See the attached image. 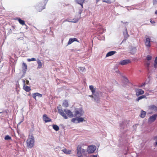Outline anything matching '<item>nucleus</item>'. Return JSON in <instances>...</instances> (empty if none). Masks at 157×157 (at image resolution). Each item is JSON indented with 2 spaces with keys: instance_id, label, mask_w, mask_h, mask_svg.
<instances>
[{
  "instance_id": "obj_1",
  "label": "nucleus",
  "mask_w": 157,
  "mask_h": 157,
  "mask_svg": "<svg viewBox=\"0 0 157 157\" xmlns=\"http://www.w3.org/2000/svg\"><path fill=\"white\" fill-rule=\"evenodd\" d=\"M57 108L58 110L59 113L65 119H67L68 118V117L66 116V114L70 118H72L74 117V115L72 112L70 110H67V109H64L63 110L61 109H59L58 107Z\"/></svg>"
},
{
  "instance_id": "obj_2",
  "label": "nucleus",
  "mask_w": 157,
  "mask_h": 157,
  "mask_svg": "<svg viewBox=\"0 0 157 157\" xmlns=\"http://www.w3.org/2000/svg\"><path fill=\"white\" fill-rule=\"evenodd\" d=\"M27 146L30 148L32 147L34 144V138L32 135H29L26 141Z\"/></svg>"
},
{
  "instance_id": "obj_3",
  "label": "nucleus",
  "mask_w": 157,
  "mask_h": 157,
  "mask_svg": "<svg viewBox=\"0 0 157 157\" xmlns=\"http://www.w3.org/2000/svg\"><path fill=\"white\" fill-rule=\"evenodd\" d=\"M84 112L82 109L76 108L75 109L74 117H79L82 116Z\"/></svg>"
},
{
  "instance_id": "obj_4",
  "label": "nucleus",
  "mask_w": 157,
  "mask_h": 157,
  "mask_svg": "<svg viewBox=\"0 0 157 157\" xmlns=\"http://www.w3.org/2000/svg\"><path fill=\"white\" fill-rule=\"evenodd\" d=\"M86 150L81 148L80 146H78L77 148V154L78 157H83L82 154L85 155Z\"/></svg>"
},
{
  "instance_id": "obj_5",
  "label": "nucleus",
  "mask_w": 157,
  "mask_h": 157,
  "mask_svg": "<svg viewBox=\"0 0 157 157\" xmlns=\"http://www.w3.org/2000/svg\"><path fill=\"white\" fill-rule=\"evenodd\" d=\"M96 149V147L93 145L88 146L87 148V152L89 153H93Z\"/></svg>"
},
{
  "instance_id": "obj_6",
  "label": "nucleus",
  "mask_w": 157,
  "mask_h": 157,
  "mask_svg": "<svg viewBox=\"0 0 157 157\" xmlns=\"http://www.w3.org/2000/svg\"><path fill=\"white\" fill-rule=\"evenodd\" d=\"M135 91L136 93V95L137 96H138L140 95L143 94L144 93V90L141 89L136 88L135 89Z\"/></svg>"
},
{
  "instance_id": "obj_7",
  "label": "nucleus",
  "mask_w": 157,
  "mask_h": 157,
  "mask_svg": "<svg viewBox=\"0 0 157 157\" xmlns=\"http://www.w3.org/2000/svg\"><path fill=\"white\" fill-rule=\"evenodd\" d=\"M157 117V114H155L153 115L152 116L149 117L148 120V122H153L156 119Z\"/></svg>"
},
{
  "instance_id": "obj_8",
  "label": "nucleus",
  "mask_w": 157,
  "mask_h": 157,
  "mask_svg": "<svg viewBox=\"0 0 157 157\" xmlns=\"http://www.w3.org/2000/svg\"><path fill=\"white\" fill-rule=\"evenodd\" d=\"M43 119L45 122H50L52 121L51 119L48 117L46 114H44L43 117Z\"/></svg>"
},
{
  "instance_id": "obj_9",
  "label": "nucleus",
  "mask_w": 157,
  "mask_h": 157,
  "mask_svg": "<svg viewBox=\"0 0 157 157\" xmlns=\"http://www.w3.org/2000/svg\"><path fill=\"white\" fill-rule=\"evenodd\" d=\"M150 40L149 38H146L145 41V44L146 46L147 47H150L151 46Z\"/></svg>"
},
{
  "instance_id": "obj_10",
  "label": "nucleus",
  "mask_w": 157,
  "mask_h": 157,
  "mask_svg": "<svg viewBox=\"0 0 157 157\" xmlns=\"http://www.w3.org/2000/svg\"><path fill=\"white\" fill-rule=\"evenodd\" d=\"M130 63V61L129 59H125L120 61L119 63L121 65H126Z\"/></svg>"
},
{
  "instance_id": "obj_11",
  "label": "nucleus",
  "mask_w": 157,
  "mask_h": 157,
  "mask_svg": "<svg viewBox=\"0 0 157 157\" xmlns=\"http://www.w3.org/2000/svg\"><path fill=\"white\" fill-rule=\"evenodd\" d=\"M130 53L132 54H134L136 52V47H131L130 48Z\"/></svg>"
},
{
  "instance_id": "obj_12",
  "label": "nucleus",
  "mask_w": 157,
  "mask_h": 157,
  "mask_svg": "<svg viewBox=\"0 0 157 157\" xmlns=\"http://www.w3.org/2000/svg\"><path fill=\"white\" fill-rule=\"evenodd\" d=\"M123 78L124 79L123 81V86H124L129 83V82L128 79L126 77L124 76Z\"/></svg>"
},
{
  "instance_id": "obj_13",
  "label": "nucleus",
  "mask_w": 157,
  "mask_h": 157,
  "mask_svg": "<svg viewBox=\"0 0 157 157\" xmlns=\"http://www.w3.org/2000/svg\"><path fill=\"white\" fill-rule=\"evenodd\" d=\"M149 109L150 110L155 111H157V106L154 105H151L149 106Z\"/></svg>"
},
{
  "instance_id": "obj_14",
  "label": "nucleus",
  "mask_w": 157,
  "mask_h": 157,
  "mask_svg": "<svg viewBox=\"0 0 157 157\" xmlns=\"http://www.w3.org/2000/svg\"><path fill=\"white\" fill-rule=\"evenodd\" d=\"M32 96L34 99L36 100V96H38L40 97H41L42 96V95L39 93H36L32 94Z\"/></svg>"
},
{
  "instance_id": "obj_15",
  "label": "nucleus",
  "mask_w": 157,
  "mask_h": 157,
  "mask_svg": "<svg viewBox=\"0 0 157 157\" xmlns=\"http://www.w3.org/2000/svg\"><path fill=\"white\" fill-rule=\"evenodd\" d=\"M94 94V97H99L101 96H102V92H95V93L94 94Z\"/></svg>"
},
{
  "instance_id": "obj_16",
  "label": "nucleus",
  "mask_w": 157,
  "mask_h": 157,
  "mask_svg": "<svg viewBox=\"0 0 157 157\" xmlns=\"http://www.w3.org/2000/svg\"><path fill=\"white\" fill-rule=\"evenodd\" d=\"M22 66V71L23 73H25L27 70V66L25 63H23Z\"/></svg>"
},
{
  "instance_id": "obj_17",
  "label": "nucleus",
  "mask_w": 157,
  "mask_h": 157,
  "mask_svg": "<svg viewBox=\"0 0 157 157\" xmlns=\"http://www.w3.org/2000/svg\"><path fill=\"white\" fill-rule=\"evenodd\" d=\"M116 53V52L115 51H111L109 52L106 54V56L107 57L111 56Z\"/></svg>"
},
{
  "instance_id": "obj_18",
  "label": "nucleus",
  "mask_w": 157,
  "mask_h": 157,
  "mask_svg": "<svg viewBox=\"0 0 157 157\" xmlns=\"http://www.w3.org/2000/svg\"><path fill=\"white\" fill-rule=\"evenodd\" d=\"M85 0H75L76 2L78 4H80L82 8H83V4Z\"/></svg>"
},
{
  "instance_id": "obj_19",
  "label": "nucleus",
  "mask_w": 157,
  "mask_h": 157,
  "mask_svg": "<svg viewBox=\"0 0 157 157\" xmlns=\"http://www.w3.org/2000/svg\"><path fill=\"white\" fill-rule=\"evenodd\" d=\"M90 90L91 91L92 94H94L95 92L96 89L94 88V86L92 85L89 86Z\"/></svg>"
},
{
  "instance_id": "obj_20",
  "label": "nucleus",
  "mask_w": 157,
  "mask_h": 157,
  "mask_svg": "<svg viewBox=\"0 0 157 157\" xmlns=\"http://www.w3.org/2000/svg\"><path fill=\"white\" fill-rule=\"evenodd\" d=\"M62 151L65 154H70L71 152V151L70 150H68L66 148H64L62 150Z\"/></svg>"
},
{
  "instance_id": "obj_21",
  "label": "nucleus",
  "mask_w": 157,
  "mask_h": 157,
  "mask_svg": "<svg viewBox=\"0 0 157 157\" xmlns=\"http://www.w3.org/2000/svg\"><path fill=\"white\" fill-rule=\"evenodd\" d=\"M37 63L38 64L37 69H40L42 67V63L39 59H38L37 60Z\"/></svg>"
},
{
  "instance_id": "obj_22",
  "label": "nucleus",
  "mask_w": 157,
  "mask_h": 157,
  "mask_svg": "<svg viewBox=\"0 0 157 157\" xmlns=\"http://www.w3.org/2000/svg\"><path fill=\"white\" fill-rule=\"evenodd\" d=\"M23 89L26 92H29L31 90L30 88L28 86H25L24 85L23 86Z\"/></svg>"
},
{
  "instance_id": "obj_23",
  "label": "nucleus",
  "mask_w": 157,
  "mask_h": 157,
  "mask_svg": "<svg viewBox=\"0 0 157 157\" xmlns=\"http://www.w3.org/2000/svg\"><path fill=\"white\" fill-rule=\"evenodd\" d=\"M146 98V96L145 95H143L137 98L136 99V101H138L140 100H141L143 98Z\"/></svg>"
},
{
  "instance_id": "obj_24",
  "label": "nucleus",
  "mask_w": 157,
  "mask_h": 157,
  "mask_svg": "<svg viewBox=\"0 0 157 157\" xmlns=\"http://www.w3.org/2000/svg\"><path fill=\"white\" fill-rule=\"evenodd\" d=\"M68 105V101L67 100H65L63 104V106L65 107H67Z\"/></svg>"
},
{
  "instance_id": "obj_25",
  "label": "nucleus",
  "mask_w": 157,
  "mask_h": 157,
  "mask_svg": "<svg viewBox=\"0 0 157 157\" xmlns=\"http://www.w3.org/2000/svg\"><path fill=\"white\" fill-rule=\"evenodd\" d=\"M146 114V112L142 110L141 113L140 117L142 118H144L145 117Z\"/></svg>"
},
{
  "instance_id": "obj_26",
  "label": "nucleus",
  "mask_w": 157,
  "mask_h": 157,
  "mask_svg": "<svg viewBox=\"0 0 157 157\" xmlns=\"http://www.w3.org/2000/svg\"><path fill=\"white\" fill-rule=\"evenodd\" d=\"M53 128L56 131H58L59 130V128L58 126L56 125H52Z\"/></svg>"
},
{
  "instance_id": "obj_27",
  "label": "nucleus",
  "mask_w": 157,
  "mask_h": 157,
  "mask_svg": "<svg viewBox=\"0 0 157 157\" xmlns=\"http://www.w3.org/2000/svg\"><path fill=\"white\" fill-rule=\"evenodd\" d=\"M94 100L95 102L97 103H98L100 100V98L98 97H94Z\"/></svg>"
},
{
  "instance_id": "obj_28",
  "label": "nucleus",
  "mask_w": 157,
  "mask_h": 157,
  "mask_svg": "<svg viewBox=\"0 0 157 157\" xmlns=\"http://www.w3.org/2000/svg\"><path fill=\"white\" fill-rule=\"evenodd\" d=\"M18 21L19 23L21 25H25V22L24 21L22 20L20 18H19L18 19Z\"/></svg>"
},
{
  "instance_id": "obj_29",
  "label": "nucleus",
  "mask_w": 157,
  "mask_h": 157,
  "mask_svg": "<svg viewBox=\"0 0 157 157\" xmlns=\"http://www.w3.org/2000/svg\"><path fill=\"white\" fill-rule=\"evenodd\" d=\"M77 121H78V123L82 122L84 121V118L82 117H79L77 118Z\"/></svg>"
},
{
  "instance_id": "obj_30",
  "label": "nucleus",
  "mask_w": 157,
  "mask_h": 157,
  "mask_svg": "<svg viewBox=\"0 0 157 157\" xmlns=\"http://www.w3.org/2000/svg\"><path fill=\"white\" fill-rule=\"evenodd\" d=\"M5 139L6 140H11V138L9 135H6L5 137Z\"/></svg>"
},
{
  "instance_id": "obj_31",
  "label": "nucleus",
  "mask_w": 157,
  "mask_h": 157,
  "mask_svg": "<svg viewBox=\"0 0 157 157\" xmlns=\"http://www.w3.org/2000/svg\"><path fill=\"white\" fill-rule=\"evenodd\" d=\"M104 2H105L108 3L110 4L111 3V0H102Z\"/></svg>"
},
{
  "instance_id": "obj_32",
  "label": "nucleus",
  "mask_w": 157,
  "mask_h": 157,
  "mask_svg": "<svg viewBox=\"0 0 157 157\" xmlns=\"http://www.w3.org/2000/svg\"><path fill=\"white\" fill-rule=\"evenodd\" d=\"M73 42V40L72 39V38H70L69 39V40L68 41V42L67 43V45H70L71 44V43H72Z\"/></svg>"
},
{
  "instance_id": "obj_33",
  "label": "nucleus",
  "mask_w": 157,
  "mask_h": 157,
  "mask_svg": "<svg viewBox=\"0 0 157 157\" xmlns=\"http://www.w3.org/2000/svg\"><path fill=\"white\" fill-rule=\"evenodd\" d=\"M36 59L34 58H33L31 59H27V61L29 62H30L33 61H36Z\"/></svg>"
},
{
  "instance_id": "obj_34",
  "label": "nucleus",
  "mask_w": 157,
  "mask_h": 157,
  "mask_svg": "<svg viewBox=\"0 0 157 157\" xmlns=\"http://www.w3.org/2000/svg\"><path fill=\"white\" fill-rule=\"evenodd\" d=\"M151 56L149 55L147 56V59L148 60H150L151 59Z\"/></svg>"
},
{
  "instance_id": "obj_35",
  "label": "nucleus",
  "mask_w": 157,
  "mask_h": 157,
  "mask_svg": "<svg viewBox=\"0 0 157 157\" xmlns=\"http://www.w3.org/2000/svg\"><path fill=\"white\" fill-rule=\"evenodd\" d=\"M80 17L79 16V18L77 19H76L75 21H71V22L75 23H76L80 19Z\"/></svg>"
},
{
  "instance_id": "obj_36",
  "label": "nucleus",
  "mask_w": 157,
  "mask_h": 157,
  "mask_svg": "<svg viewBox=\"0 0 157 157\" xmlns=\"http://www.w3.org/2000/svg\"><path fill=\"white\" fill-rule=\"evenodd\" d=\"M79 70L83 72L85 70V68L83 67H81L79 68Z\"/></svg>"
},
{
  "instance_id": "obj_37",
  "label": "nucleus",
  "mask_w": 157,
  "mask_h": 157,
  "mask_svg": "<svg viewBox=\"0 0 157 157\" xmlns=\"http://www.w3.org/2000/svg\"><path fill=\"white\" fill-rule=\"evenodd\" d=\"M81 9H80L79 10V11H78V13H79L80 15V14H81V13L82 12V8H82L81 7Z\"/></svg>"
},
{
  "instance_id": "obj_38",
  "label": "nucleus",
  "mask_w": 157,
  "mask_h": 157,
  "mask_svg": "<svg viewBox=\"0 0 157 157\" xmlns=\"http://www.w3.org/2000/svg\"><path fill=\"white\" fill-rule=\"evenodd\" d=\"M72 39L73 42H74V41H78V39L77 38H72Z\"/></svg>"
},
{
  "instance_id": "obj_39",
  "label": "nucleus",
  "mask_w": 157,
  "mask_h": 157,
  "mask_svg": "<svg viewBox=\"0 0 157 157\" xmlns=\"http://www.w3.org/2000/svg\"><path fill=\"white\" fill-rule=\"evenodd\" d=\"M77 120V118H73L72 119L71 121L72 122H75V121Z\"/></svg>"
},
{
  "instance_id": "obj_40",
  "label": "nucleus",
  "mask_w": 157,
  "mask_h": 157,
  "mask_svg": "<svg viewBox=\"0 0 157 157\" xmlns=\"http://www.w3.org/2000/svg\"><path fill=\"white\" fill-rule=\"evenodd\" d=\"M153 4H157V0H153Z\"/></svg>"
},
{
  "instance_id": "obj_41",
  "label": "nucleus",
  "mask_w": 157,
  "mask_h": 157,
  "mask_svg": "<svg viewBox=\"0 0 157 157\" xmlns=\"http://www.w3.org/2000/svg\"><path fill=\"white\" fill-rule=\"evenodd\" d=\"M145 84H146V83H145H145H143L142 85H141L140 86V87H143V86H144L145 85Z\"/></svg>"
},
{
  "instance_id": "obj_42",
  "label": "nucleus",
  "mask_w": 157,
  "mask_h": 157,
  "mask_svg": "<svg viewBox=\"0 0 157 157\" xmlns=\"http://www.w3.org/2000/svg\"><path fill=\"white\" fill-rule=\"evenodd\" d=\"M153 139L154 140H157V135L153 137Z\"/></svg>"
},
{
  "instance_id": "obj_43",
  "label": "nucleus",
  "mask_w": 157,
  "mask_h": 157,
  "mask_svg": "<svg viewBox=\"0 0 157 157\" xmlns=\"http://www.w3.org/2000/svg\"><path fill=\"white\" fill-rule=\"evenodd\" d=\"M23 121V119H22V120L17 125H20L21 123Z\"/></svg>"
},
{
  "instance_id": "obj_44",
  "label": "nucleus",
  "mask_w": 157,
  "mask_h": 157,
  "mask_svg": "<svg viewBox=\"0 0 157 157\" xmlns=\"http://www.w3.org/2000/svg\"><path fill=\"white\" fill-rule=\"evenodd\" d=\"M154 67L155 68H157V64L156 63H155L154 64Z\"/></svg>"
},
{
  "instance_id": "obj_45",
  "label": "nucleus",
  "mask_w": 157,
  "mask_h": 157,
  "mask_svg": "<svg viewBox=\"0 0 157 157\" xmlns=\"http://www.w3.org/2000/svg\"><path fill=\"white\" fill-rule=\"evenodd\" d=\"M155 63L157 64V57H156V58H155Z\"/></svg>"
},
{
  "instance_id": "obj_46",
  "label": "nucleus",
  "mask_w": 157,
  "mask_h": 157,
  "mask_svg": "<svg viewBox=\"0 0 157 157\" xmlns=\"http://www.w3.org/2000/svg\"><path fill=\"white\" fill-rule=\"evenodd\" d=\"M26 84H28V85L29 84V82L28 80H26Z\"/></svg>"
},
{
  "instance_id": "obj_47",
  "label": "nucleus",
  "mask_w": 157,
  "mask_h": 157,
  "mask_svg": "<svg viewBox=\"0 0 157 157\" xmlns=\"http://www.w3.org/2000/svg\"><path fill=\"white\" fill-rule=\"evenodd\" d=\"M60 147H56V148H55V150L56 151H57V150H56V149H59V148H60Z\"/></svg>"
},
{
  "instance_id": "obj_48",
  "label": "nucleus",
  "mask_w": 157,
  "mask_h": 157,
  "mask_svg": "<svg viewBox=\"0 0 157 157\" xmlns=\"http://www.w3.org/2000/svg\"><path fill=\"white\" fill-rule=\"evenodd\" d=\"M125 30L126 31V34H127V37H128L129 36L127 33V30L126 27L125 28Z\"/></svg>"
},
{
  "instance_id": "obj_49",
  "label": "nucleus",
  "mask_w": 157,
  "mask_h": 157,
  "mask_svg": "<svg viewBox=\"0 0 157 157\" xmlns=\"http://www.w3.org/2000/svg\"><path fill=\"white\" fill-rule=\"evenodd\" d=\"M150 22L151 23H155V22L154 21H153L152 20H151L150 21Z\"/></svg>"
},
{
  "instance_id": "obj_50",
  "label": "nucleus",
  "mask_w": 157,
  "mask_h": 157,
  "mask_svg": "<svg viewBox=\"0 0 157 157\" xmlns=\"http://www.w3.org/2000/svg\"><path fill=\"white\" fill-rule=\"evenodd\" d=\"M89 97H92V98H94V96H93V95H90L89 96Z\"/></svg>"
},
{
  "instance_id": "obj_51",
  "label": "nucleus",
  "mask_w": 157,
  "mask_h": 157,
  "mask_svg": "<svg viewBox=\"0 0 157 157\" xmlns=\"http://www.w3.org/2000/svg\"><path fill=\"white\" fill-rule=\"evenodd\" d=\"M23 82L24 84H25V80H23Z\"/></svg>"
},
{
  "instance_id": "obj_52",
  "label": "nucleus",
  "mask_w": 157,
  "mask_h": 157,
  "mask_svg": "<svg viewBox=\"0 0 157 157\" xmlns=\"http://www.w3.org/2000/svg\"><path fill=\"white\" fill-rule=\"evenodd\" d=\"M155 14H157V10L155 11Z\"/></svg>"
},
{
  "instance_id": "obj_53",
  "label": "nucleus",
  "mask_w": 157,
  "mask_h": 157,
  "mask_svg": "<svg viewBox=\"0 0 157 157\" xmlns=\"http://www.w3.org/2000/svg\"><path fill=\"white\" fill-rule=\"evenodd\" d=\"M121 22H122V23H125H125H128V22H126L125 23H123V21H121Z\"/></svg>"
},
{
  "instance_id": "obj_54",
  "label": "nucleus",
  "mask_w": 157,
  "mask_h": 157,
  "mask_svg": "<svg viewBox=\"0 0 157 157\" xmlns=\"http://www.w3.org/2000/svg\"><path fill=\"white\" fill-rule=\"evenodd\" d=\"M93 157H97V156L96 155H94L93 156Z\"/></svg>"
},
{
  "instance_id": "obj_55",
  "label": "nucleus",
  "mask_w": 157,
  "mask_h": 157,
  "mask_svg": "<svg viewBox=\"0 0 157 157\" xmlns=\"http://www.w3.org/2000/svg\"><path fill=\"white\" fill-rule=\"evenodd\" d=\"M150 65V64L149 63H147V67H148L149 65Z\"/></svg>"
},
{
  "instance_id": "obj_56",
  "label": "nucleus",
  "mask_w": 157,
  "mask_h": 157,
  "mask_svg": "<svg viewBox=\"0 0 157 157\" xmlns=\"http://www.w3.org/2000/svg\"><path fill=\"white\" fill-rule=\"evenodd\" d=\"M100 0H96V1L97 2H99Z\"/></svg>"
},
{
  "instance_id": "obj_57",
  "label": "nucleus",
  "mask_w": 157,
  "mask_h": 157,
  "mask_svg": "<svg viewBox=\"0 0 157 157\" xmlns=\"http://www.w3.org/2000/svg\"><path fill=\"white\" fill-rule=\"evenodd\" d=\"M120 127H121V128H122V126H121V124L120 125Z\"/></svg>"
},
{
  "instance_id": "obj_58",
  "label": "nucleus",
  "mask_w": 157,
  "mask_h": 157,
  "mask_svg": "<svg viewBox=\"0 0 157 157\" xmlns=\"http://www.w3.org/2000/svg\"><path fill=\"white\" fill-rule=\"evenodd\" d=\"M42 10H39V11L40 12V11H41Z\"/></svg>"
},
{
  "instance_id": "obj_59",
  "label": "nucleus",
  "mask_w": 157,
  "mask_h": 157,
  "mask_svg": "<svg viewBox=\"0 0 157 157\" xmlns=\"http://www.w3.org/2000/svg\"><path fill=\"white\" fill-rule=\"evenodd\" d=\"M2 113V112H0V113Z\"/></svg>"
},
{
  "instance_id": "obj_60",
  "label": "nucleus",
  "mask_w": 157,
  "mask_h": 157,
  "mask_svg": "<svg viewBox=\"0 0 157 157\" xmlns=\"http://www.w3.org/2000/svg\"><path fill=\"white\" fill-rule=\"evenodd\" d=\"M44 9V8H43L42 9Z\"/></svg>"
}]
</instances>
